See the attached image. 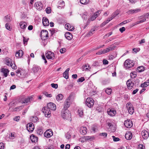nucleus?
Returning <instances> with one entry per match:
<instances>
[{
    "label": "nucleus",
    "mask_w": 149,
    "mask_h": 149,
    "mask_svg": "<svg viewBox=\"0 0 149 149\" xmlns=\"http://www.w3.org/2000/svg\"><path fill=\"white\" fill-rule=\"evenodd\" d=\"M61 116L64 119H69L70 117L71 114L70 111L67 109H63L61 112Z\"/></svg>",
    "instance_id": "obj_1"
},
{
    "label": "nucleus",
    "mask_w": 149,
    "mask_h": 149,
    "mask_svg": "<svg viewBox=\"0 0 149 149\" xmlns=\"http://www.w3.org/2000/svg\"><path fill=\"white\" fill-rule=\"evenodd\" d=\"M116 47V46H113L111 47V46L105 49H103V50H101L99 51L98 52L96 53V54L97 55H100L102 54H104L106 53L107 52H109L113 51L115 49Z\"/></svg>",
    "instance_id": "obj_2"
},
{
    "label": "nucleus",
    "mask_w": 149,
    "mask_h": 149,
    "mask_svg": "<svg viewBox=\"0 0 149 149\" xmlns=\"http://www.w3.org/2000/svg\"><path fill=\"white\" fill-rule=\"evenodd\" d=\"M94 103V100L92 98L88 97L86 100V105L89 108H91L93 107Z\"/></svg>",
    "instance_id": "obj_3"
},
{
    "label": "nucleus",
    "mask_w": 149,
    "mask_h": 149,
    "mask_svg": "<svg viewBox=\"0 0 149 149\" xmlns=\"http://www.w3.org/2000/svg\"><path fill=\"white\" fill-rule=\"evenodd\" d=\"M134 64V61L130 59H127L125 62V66L127 68H131L133 66Z\"/></svg>",
    "instance_id": "obj_4"
},
{
    "label": "nucleus",
    "mask_w": 149,
    "mask_h": 149,
    "mask_svg": "<svg viewBox=\"0 0 149 149\" xmlns=\"http://www.w3.org/2000/svg\"><path fill=\"white\" fill-rule=\"evenodd\" d=\"M43 113L45 114V117H49L51 116V112L49 109L47 107H44L42 110Z\"/></svg>",
    "instance_id": "obj_5"
},
{
    "label": "nucleus",
    "mask_w": 149,
    "mask_h": 149,
    "mask_svg": "<svg viewBox=\"0 0 149 149\" xmlns=\"http://www.w3.org/2000/svg\"><path fill=\"white\" fill-rule=\"evenodd\" d=\"M126 107L130 114H132L133 113L134 110L133 107L131 103H127L126 105Z\"/></svg>",
    "instance_id": "obj_6"
},
{
    "label": "nucleus",
    "mask_w": 149,
    "mask_h": 149,
    "mask_svg": "<svg viewBox=\"0 0 149 149\" xmlns=\"http://www.w3.org/2000/svg\"><path fill=\"white\" fill-rule=\"evenodd\" d=\"M46 56L47 59L53 60L55 59L54 54L51 51H48L46 54Z\"/></svg>",
    "instance_id": "obj_7"
},
{
    "label": "nucleus",
    "mask_w": 149,
    "mask_h": 149,
    "mask_svg": "<svg viewBox=\"0 0 149 149\" xmlns=\"http://www.w3.org/2000/svg\"><path fill=\"white\" fill-rule=\"evenodd\" d=\"M53 135V132L52 130L49 129L47 130L44 133V136L47 138H50Z\"/></svg>",
    "instance_id": "obj_8"
},
{
    "label": "nucleus",
    "mask_w": 149,
    "mask_h": 149,
    "mask_svg": "<svg viewBox=\"0 0 149 149\" xmlns=\"http://www.w3.org/2000/svg\"><path fill=\"white\" fill-rule=\"evenodd\" d=\"M127 85L128 88L131 90L133 88L134 85V83L132 81L131 79H130L127 81Z\"/></svg>",
    "instance_id": "obj_9"
},
{
    "label": "nucleus",
    "mask_w": 149,
    "mask_h": 149,
    "mask_svg": "<svg viewBox=\"0 0 149 149\" xmlns=\"http://www.w3.org/2000/svg\"><path fill=\"white\" fill-rule=\"evenodd\" d=\"M124 125L127 128H131L133 125V123L131 120H127L125 121Z\"/></svg>",
    "instance_id": "obj_10"
},
{
    "label": "nucleus",
    "mask_w": 149,
    "mask_h": 149,
    "mask_svg": "<svg viewBox=\"0 0 149 149\" xmlns=\"http://www.w3.org/2000/svg\"><path fill=\"white\" fill-rule=\"evenodd\" d=\"M27 130L30 132H33L34 129V126L32 123H30L27 125Z\"/></svg>",
    "instance_id": "obj_11"
},
{
    "label": "nucleus",
    "mask_w": 149,
    "mask_h": 149,
    "mask_svg": "<svg viewBox=\"0 0 149 149\" xmlns=\"http://www.w3.org/2000/svg\"><path fill=\"white\" fill-rule=\"evenodd\" d=\"M107 113L109 115L111 116H113L116 113V112L114 109H108L107 111Z\"/></svg>",
    "instance_id": "obj_12"
},
{
    "label": "nucleus",
    "mask_w": 149,
    "mask_h": 149,
    "mask_svg": "<svg viewBox=\"0 0 149 149\" xmlns=\"http://www.w3.org/2000/svg\"><path fill=\"white\" fill-rule=\"evenodd\" d=\"M47 107L50 110H55L56 109V106L55 104L52 102H49L47 104Z\"/></svg>",
    "instance_id": "obj_13"
},
{
    "label": "nucleus",
    "mask_w": 149,
    "mask_h": 149,
    "mask_svg": "<svg viewBox=\"0 0 149 149\" xmlns=\"http://www.w3.org/2000/svg\"><path fill=\"white\" fill-rule=\"evenodd\" d=\"M35 6L36 9L39 10H41L43 8V5L42 3L40 1L37 2L35 4Z\"/></svg>",
    "instance_id": "obj_14"
},
{
    "label": "nucleus",
    "mask_w": 149,
    "mask_h": 149,
    "mask_svg": "<svg viewBox=\"0 0 149 149\" xmlns=\"http://www.w3.org/2000/svg\"><path fill=\"white\" fill-rule=\"evenodd\" d=\"M141 135L144 139H146L149 136V134L148 131L146 130H143L141 132Z\"/></svg>",
    "instance_id": "obj_15"
},
{
    "label": "nucleus",
    "mask_w": 149,
    "mask_h": 149,
    "mask_svg": "<svg viewBox=\"0 0 149 149\" xmlns=\"http://www.w3.org/2000/svg\"><path fill=\"white\" fill-rule=\"evenodd\" d=\"M19 26L20 28L23 30L22 31H24L27 26V24L25 22H22L19 23Z\"/></svg>",
    "instance_id": "obj_16"
},
{
    "label": "nucleus",
    "mask_w": 149,
    "mask_h": 149,
    "mask_svg": "<svg viewBox=\"0 0 149 149\" xmlns=\"http://www.w3.org/2000/svg\"><path fill=\"white\" fill-rule=\"evenodd\" d=\"M40 67L38 66H35L32 68V71L35 74L38 73L40 71Z\"/></svg>",
    "instance_id": "obj_17"
},
{
    "label": "nucleus",
    "mask_w": 149,
    "mask_h": 149,
    "mask_svg": "<svg viewBox=\"0 0 149 149\" xmlns=\"http://www.w3.org/2000/svg\"><path fill=\"white\" fill-rule=\"evenodd\" d=\"M87 128L86 127H81L80 128V132L83 135L86 134L87 132Z\"/></svg>",
    "instance_id": "obj_18"
},
{
    "label": "nucleus",
    "mask_w": 149,
    "mask_h": 149,
    "mask_svg": "<svg viewBox=\"0 0 149 149\" xmlns=\"http://www.w3.org/2000/svg\"><path fill=\"white\" fill-rule=\"evenodd\" d=\"M70 100L69 98H68L65 101L64 103V109H67L70 106Z\"/></svg>",
    "instance_id": "obj_19"
},
{
    "label": "nucleus",
    "mask_w": 149,
    "mask_h": 149,
    "mask_svg": "<svg viewBox=\"0 0 149 149\" xmlns=\"http://www.w3.org/2000/svg\"><path fill=\"white\" fill-rule=\"evenodd\" d=\"M42 23L45 26H47L49 25L48 19L45 17H43L42 18Z\"/></svg>",
    "instance_id": "obj_20"
},
{
    "label": "nucleus",
    "mask_w": 149,
    "mask_h": 149,
    "mask_svg": "<svg viewBox=\"0 0 149 149\" xmlns=\"http://www.w3.org/2000/svg\"><path fill=\"white\" fill-rule=\"evenodd\" d=\"M33 97L31 96H29L28 97L25 98L24 100H22L21 102L22 103H26L30 102L32 100Z\"/></svg>",
    "instance_id": "obj_21"
},
{
    "label": "nucleus",
    "mask_w": 149,
    "mask_h": 149,
    "mask_svg": "<svg viewBox=\"0 0 149 149\" xmlns=\"http://www.w3.org/2000/svg\"><path fill=\"white\" fill-rule=\"evenodd\" d=\"M125 137L126 139L130 140L132 138V134L131 132H127L125 134Z\"/></svg>",
    "instance_id": "obj_22"
},
{
    "label": "nucleus",
    "mask_w": 149,
    "mask_h": 149,
    "mask_svg": "<svg viewBox=\"0 0 149 149\" xmlns=\"http://www.w3.org/2000/svg\"><path fill=\"white\" fill-rule=\"evenodd\" d=\"M9 71V70L3 68L1 69V72L3 74V75L5 77H6L7 76Z\"/></svg>",
    "instance_id": "obj_23"
},
{
    "label": "nucleus",
    "mask_w": 149,
    "mask_h": 149,
    "mask_svg": "<svg viewBox=\"0 0 149 149\" xmlns=\"http://www.w3.org/2000/svg\"><path fill=\"white\" fill-rule=\"evenodd\" d=\"M65 28L66 29L70 31H73L74 29L73 26L68 23L67 24L65 25Z\"/></svg>",
    "instance_id": "obj_24"
},
{
    "label": "nucleus",
    "mask_w": 149,
    "mask_h": 149,
    "mask_svg": "<svg viewBox=\"0 0 149 149\" xmlns=\"http://www.w3.org/2000/svg\"><path fill=\"white\" fill-rule=\"evenodd\" d=\"M40 34L41 37H45L46 38L48 37V32L46 30H43L42 31Z\"/></svg>",
    "instance_id": "obj_25"
},
{
    "label": "nucleus",
    "mask_w": 149,
    "mask_h": 149,
    "mask_svg": "<svg viewBox=\"0 0 149 149\" xmlns=\"http://www.w3.org/2000/svg\"><path fill=\"white\" fill-rule=\"evenodd\" d=\"M108 126L111 132H114L115 131V127L111 123L108 122L107 123Z\"/></svg>",
    "instance_id": "obj_26"
},
{
    "label": "nucleus",
    "mask_w": 149,
    "mask_h": 149,
    "mask_svg": "<svg viewBox=\"0 0 149 149\" xmlns=\"http://www.w3.org/2000/svg\"><path fill=\"white\" fill-rule=\"evenodd\" d=\"M91 68L89 65L88 64H86L85 65H83L82 67V69L83 71H88L90 70Z\"/></svg>",
    "instance_id": "obj_27"
},
{
    "label": "nucleus",
    "mask_w": 149,
    "mask_h": 149,
    "mask_svg": "<svg viewBox=\"0 0 149 149\" xmlns=\"http://www.w3.org/2000/svg\"><path fill=\"white\" fill-rule=\"evenodd\" d=\"M96 30V27H94L92 28L90 31L86 34L87 36H90L92 35L95 32V31Z\"/></svg>",
    "instance_id": "obj_28"
},
{
    "label": "nucleus",
    "mask_w": 149,
    "mask_h": 149,
    "mask_svg": "<svg viewBox=\"0 0 149 149\" xmlns=\"http://www.w3.org/2000/svg\"><path fill=\"white\" fill-rule=\"evenodd\" d=\"M69 70V68H67L63 73V77L66 79H68L69 78L68 72Z\"/></svg>",
    "instance_id": "obj_29"
},
{
    "label": "nucleus",
    "mask_w": 149,
    "mask_h": 149,
    "mask_svg": "<svg viewBox=\"0 0 149 149\" xmlns=\"http://www.w3.org/2000/svg\"><path fill=\"white\" fill-rule=\"evenodd\" d=\"M65 36L66 38L68 40H71L72 38V34L69 32H66L65 34Z\"/></svg>",
    "instance_id": "obj_30"
},
{
    "label": "nucleus",
    "mask_w": 149,
    "mask_h": 149,
    "mask_svg": "<svg viewBox=\"0 0 149 149\" xmlns=\"http://www.w3.org/2000/svg\"><path fill=\"white\" fill-rule=\"evenodd\" d=\"M30 138L31 141L33 142H36L38 140V138L33 135L31 136H30Z\"/></svg>",
    "instance_id": "obj_31"
},
{
    "label": "nucleus",
    "mask_w": 149,
    "mask_h": 149,
    "mask_svg": "<svg viewBox=\"0 0 149 149\" xmlns=\"http://www.w3.org/2000/svg\"><path fill=\"white\" fill-rule=\"evenodd\" d=\"M97 17V15H95V14H94L90 18L88 19L87 21V23L88 24H89L91 21H93Z\"/></svg>",
    "instance_id": "obj_32"
},
{
    "label": "nucleus",
    "mask_w": 149,
    "mask_h": 149,
    "mask_svg": "<svg viewBox=\"0 0 149 149\" xmlns=\"http://www.w3.org/2000/svg\"><path fill=\"white\" fill-rule=\"evenodd\" d=\"M23 55V51L21 50H19L18 52H16L15 54V56L16 57H21Z\"/></svg>",
    "instance_id": "obj_33"
},
{
    "label": "nucleus",
    "mask_w": 149,
    "mask_h": 149,
    "mask_svg": "<svg viewBox=\"0 0 149 149\" xmlns=\"http://www.w3.org/2000/svg\"><path fill=\"white\" fill-rule=\"evenodd\" d=\"M6 63L8 66L11 67H12L13 66V64L11 62V59L10 58H8L6 59Z\"/></svg>",
    "instance_id": "obj_34"
},
{
    "label": "nucleus",
    "mask_w": 149,
    "mask_h": 149,
    "mask_svg": "<svg viewBox=\"0 0 149 149\" xmlns=\"http://www.w3.org/2000/svg\"><path fill=\"white\" fill-rule=\"evenodd\" d=\"M63 97V95L61 94H59L57 96L56 100L57 101H59L62 100Z\"/></svg>",
    "instance_id": "obj_35"
},
{
    "label": "nucleus",
    "mask_w": 149,
    "mask_h": 149,
    "mask_svg": "<svg viewBox=\"0 0 149 149\" xmlns=\"http://www.w3.org/2000/svg\"><path fill=\"white\" fill-rule=\"evenodd\" d=\"M130 75L132 78H134L136 77L137 75V73L135 72H132L130 73Z\"/></svg>",
    "instance_id": "obj_36"
},
{
    "label": "nucleus",
    "mask_w": 149,
    "mask_h": 149,
    "mask_svg": "<svg viewBox=\"0 0 149 149\" xmlns=\"http://www.w3.org/2000/svg\"><path fill=\"white\" fill-rule=\"evenodd\" d=\"M23 108V106H19L13 109V111H19L20 110L22 109Z\"/></svg>",
    "instance_id": "obj_37"
},
{
    "label": "nucleus",
    "mask_w": 149,
    "mask_h": 149,
    "mask_svg": "<svg viewBox=\"0 0 149 149\" xmlns=\"http://www.w3.org/2000/svg\"><path fill=\"white\" fill-rule=\"evenodd\" d=\"M58 4L59 6L58 8H59L60 7L62 8L65 6V3L63 1H59Z\"/></svg>",
    "instance_id": "obj_38"
},
{
    "label": "nucleus",
    "mask_w": 149,
    "mask_h": 149,
    "mask_svg": "<svg viewBox=\"0 0 149 149\" xmlns=\"http://www.w3.org/2000/svg\"><path fill=\"white\" fill-rule=\"evenodd\" d=\"M78 113L80 117H82L83 115V110L81 108L79 109L78 110Z\"/></svg>",
    "instance_id": "obj_39"
},
{
    "label": "nucleus",
    "mask_w": 149,
    "mask_h": 149,
    "mask_svg": "<svg viewBox=\"0 0 149 149\" xmlns=\"http://www.w3.org/2000/svg\"><path fill=\"white\" fill-rule=\"evenodd\" d=\"M92 132L94 133L98 131L97 127L96 126L93 125L92 127Z\"/></svg>",
    "instance_id": "obj_40"
},
{
    "label": "nucleus",
    "mask_w": 149,
    "mask_h": 149,
    "mask_svg": "<svg viewBox=\"0 0 149 149\" xmlns=\"http://www.w3.org/2000/svg\"><path fill=\"white\" fill-rule=\"evenodd\" d=\"M112 91V90L110 88H107L105 90V92L108 95H110Z\"/></svg>",
    "instance_id": "obj_41"
},
{
    "label": "nucleus",
    "mask_w": 149,
    "mask_h": 149,
    "mask_svg": "<svg viewBox=\"0 0 149 149\" xmlns=\"http://www.w3.org/2000/svg\"><path fill=\"white\" fill-rule=\"evenodd\" d=\"M137 70L139 72H141L144 70V68L143 66H139L137 68Z\"/></svg>",
    "instance_id": "obj_42"
},
{
    "label": "nucleus",
    "mask_w": 149,
    "mask_h": 149,
    "mask_svg": "<svg viewBox=\"0 0 149 149\" xmlns=\"http://www.w3.org/2000/svg\"><path fill=\"white\" fill-rule=\"evenodd\" d=\"M14 134L13 133H11L10 135L8 138L10 141H12L15 138Z\"/></svg>",
    "instance_id": "obj_43"
},
{
    "label": "nucleus",
    "mask_w": 149,
    "mask_h": 149,
    "mask_svg": "<svg viewBox=\"0 0 149 149\" xmlns=\"http://www.w3.org/2000/svg\"><path fill=\"white\" fill-rule=\"evenodd\" d=\"M89 2V0H80V2L82 4H86Z\"/></svg>",
    "instance_id": "obj_44"
},
{
    "label": "nucleus",
    "mask_w": 149,
    "mask_h": 149,
    "mask_svg": "<svg viewBox=\"0 0 149 149\" xmlns=\"http://www.w3.org/2000/svg\"><path fill=\"white\" fill-rule=\"evenodd\" d=\"M149 85V82H145L144 83H142L141 85V87H146Z\"/></svg>",
    "instance_id": "obj_45"
},
{
    "label": "nucleus",
    "mask_w": 149,
    "mask_h": 149,
    "mask_svg": "<svg viewBox=\"0 0 149 149\" xmlns=\"http://www.w3.org/2000/svg\"><path fill=\"white\" fill-rule=\"evenodd\" d=\"M146 20V19L145 18L143 19H142V20H141L139 21H138L135 23H134V25L137 24H139L140 23L143 22H144Z\"/></svg>",
    "instance_id": "obj_46"
},
{
    "label": "nucleus",
    "mask_w": 149,
    "mask_h": 149,
    "mask_svg": "<svg viewBox=\"0 0 149 149\" xmlns=\"http://www.w3.org/2000/svg\"><path fill=\"white\" fill-rule=\"evenodd\" d=\"M65 137L67 139H69L71 138L70 134L69 132H67L65 135Z\"/></svg>",
    "instance_id": "obj_47"
},
{
    "label": "nucleus",
    "mask_w": 149,
    "mask_h": 149,
    "mask_svg": "<svg viewBox=\"0 0 149 149\" xmlns=\"http://www.w3.org/2000/svg\"><path fill=\"white\" fill-rule=\"evenodd\" d=\"M9 17L10 16L8 15H7L5 17L6 22H9L11 21V19Z\"/></svg>",
    "instance_id": "obj_48"
},
{
    "label": "nucleus",
    "mask_w": 149,
    "mask_h": 149,
    "mask_svg": "<svg viewBox=\"0 0 149 149\" xmlns=\"http://www.w3.org/2000/svg\"><path fill=\"white\" fill-rule=\"evenodd\" d=\"M5 26L6 28L8 30H10L11 29V28L9 26L8 23H7L6 24Z\"/></svg>",
    "instance_id": "obj_49"
},
{
    "label": "nucleus",
    "mask_w": 149,
    "mask_h": 149,
    "mask_svg": "<svg viewBox=\"0 0 149 149\" xmlns=\"http://www.w3.org/2000/svg\"><path fill=\"white\" fill-rule=\"evenodd\" d=\"M46 11L47 13L49 14L51 12V10L50 7H49L47 8L46 9Z\"/></svg>",
    "instance_id": "obj_50"
},
{
    "label": "nucleus",
    "mask_w": 149,
    "mask_h": 149,
    "mask_svg": "<svg viewBox=\"0 0 149 149\" xmlns=\"http://www.w3.org/2000/svg\"><path fill=\"white\" fill-rule=\"evenodd\" d=\"M132 10H133V13H136L141 11V9L140 8H137Z\"/></svg>",
    "instance_id": "obj_51"
},
{
    "label": "nucleus",
    "mask_w": 149,
    "mask_h": 149,
    "mask_svg": "<svg viewBox=\"0 0 149 149\" xmlns=\"http://www.w3.org/2000/svg\"><path fill=\"white\" fill-rule=\"evenodd\" d=\"M112 137L113 139V141H119L120 139L118 137H116L114 136H112Z\"/></svg>",
    "instance_id": "obj_52"
},
{
    "label": "nucleus",
    "mask_w": 149,
    "mask_h": 149,
    "mask_svg": "<svg viewBox=\"0 0 149 149\" xmlns=\"http://www.w3.org/2000/svg\"><path fill=\"white\" fill-rule=\"evenodd\" d=\"M52 87L55 88H58V84H55L54 83H52L51 84Z\"/></svg>",
    "instance_id": "obj_53"
},
{
    "label": "nucleus",
    "mask_w": 149,
    "mask_h": 149,
    "mask_svg": "<svg viewBox=\"0 0 149 149\" xmlns=\"http://www.w3.org/2000/svg\"><path fill=\"white\" fill-rule=\"evenodd\" d=\"M119 13V11L118 10H117L115 12L113 13L112 14L116 17Z\"/></svg>",
    "instance_id": "obj_54"
},
{
    "label": "nucleus",
    "mask_w": 149,
    "mask_h": 149,
    "mask_svg": "<svg viewBox=\"0 0 149 149\" xmlns=\"http://www.w3.org/2000/svg\"><path fill=\"white\" fill-rule=\"evenodd\" d=\"M66 51V49L65 48H63L61 49L60 50V52L61 54L64 53Z\"/></svg>",
    "instance_id": "obj_55"
},
{
    "label": "nucleus",
    "mask_w": 149,
    "mask_h": 149,
    "mask_svg": "<svg viewBox=\"0 0 149 149\" xmlns=\"http://www.w3.org/2000/svg\"><path fill=\"white\" fill-rule=\"evenodd\" d=\"M144 147L141 144H139L138 147V149H144Z\"/></svg>",
    "instance_id": "obj_56"
},
{
    "label": "nucleus",
    "mask_w": 149,
    "mask_h": 149,
    "mask_svg": "<svg viewBox=\"0 0 149 149\" xmlns=\"http://www.w3.org/2000/svg\"><path fill=\"white\" fill-rule=\"evenodd\" d=\"M85 80V79L84 77H81L79 79L77 80V81L78 82H82Z\"/></svg>",
    "instance_id": "obj_57"
},
{
    "label": "nucleus",
    "mask_w": 149,
    "mask_h": 149,
    "mask_svg": "<svg viewBox=\"0 0 149 149\" xmlns=\"http://www.w3.org/2000/svg\"><path fill=\"white\" fill-rule=\"evenodd\" d=\"M44 95L46 96L47 97H52V95L51 94H48L47 92H45L43 93Z\"/></svg>",
    "instance_id": "obj_58"
},
{
    "label": "nucleus",
    "mask_w": 149,
    "mask_h": 149,
    "mask_svg": "<svg viewBox=\"0 0 149 149\" xmlns=\"http://www.w3.org/2000/svg\"><path fill=\"white\" fill-rule=\"evenodd\" d=\"M112 34V32H110L107 34H106L105 36H104V38H106L107 37H108L110 36Z\"/></svg>",
    "instance_id": "obj_59"
},
{
    "label": "nucleus",
    "mask_w": 149,
    "mask_h": 149,
    "mask_svg": "<svg viewBox=\"0 0 149 149\" xmlns=\"http://www.w3.org/2000/svg\"><path fill=\"white\" fill-rule=\"evenodd\" d=\"M37 134L40 135H42L43 133V131L41 130H39L37 131Z\"/></svg>",
    "instance_id": "obj_60"
},
{
    "label": "nucleus",
    "mask_w": 149,
    "mask_h": 149,
    "mask_svg": "<svg viewBox=\"0 0 149 149\" xmlns=\"http://www.w3.org/2000/svg\"><path fill=\"white\" fill-rule=\"evenodd\" d=\"M125 28L124 27H123L119 29V31L121 33H123L124 31H125Z\"/></svg>",
    "instance_id": "obj_61"
},
{
    "label": "nucleus",
    "mask_w": 149,
    "mask_h": 149,
    "mask_svg": "<svg viewBox=\"0 0 149 149\" xmlns=\"http://www.w3.org/2000/svg\"><path fill=\"white\" fill-rule=\"evenodd\" d=\"M107 134L106 133H100V136H104V137H105L107 136Z\"/></svg>",
    "instance_id": "obj_62"
},
{
    "label": "nucleus",
    "mask_w": 149,
    "mask_h": 149,
    "mask_svg": "<svg viewBox=\"0 0 149 149\" xmlns=\"http://www.w3.org/2000/svg\"><path fill=\"white\" fill-rule=\"evenodd\" d=\"M4 145L3 143H0V149H3L4 148Z\"/></svg>",
    "instance_id": "obj_63"
},
{
    "label": "nucleus",
    "mask_w": 149,
    "mask_h": 149,
    "mask_svg": "<svg viewBox=\"0 0 149 149\" xmlns=\"http://www.w3.org/2000/svg\"><path fill=\"white\" fill-rule=\"evenodd\" d=\"M85 139L86 140H91L92 139V138L90 136H86L85 137Z\"/></svg>",
    "instance_id": "obj_64"
}]
</instances>
